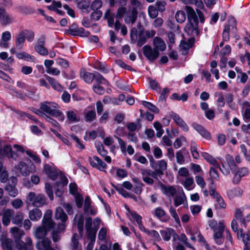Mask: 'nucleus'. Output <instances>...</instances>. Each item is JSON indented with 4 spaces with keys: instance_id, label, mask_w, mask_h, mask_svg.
<instances>
[{
    "instance_id": "nucleus-1",
    "label": "nucleus",
    "mask_w": 250,
    "mask_h": 250,
    "mask_svg": "<svg viewBox=\"0 0 250 250\" xmlns=\"http://www.w3.org/2000/svg\"><path fill=\"white\" fill-rule=\"evenodd\" d=\"M27 202L31 203L34 206L40 207L45 204V198L42 194H36L34 192H30L28 195Z\"/></svg>"
},
{
    "instance_id": "nucleus-2",
    "label": "nucleus",
    "mask_w": 250,
    "mask_h": 250,
    "mask_svg": "<svg viewBox=\"0 0 250 250\" xmlns=\"http://www.w3.org/2000/svg\"><path fill=\"white\" fill-rule=\"evenodd\" d=\"M11 184L8 182L4 187V190L7 194L12 197H15L18 194V190L16 187L17 183L16 177L12 176L10 178Z\"/></svg>"
},
{
    "instance_id": "nucleus-3",
    "label": "nucleus",
    "mask_w": 250,
    "mask_h": 250,
    "mask_svg": "<svg viewBox=\"0 0 250 250\" xmlns=\"http://www.w3.org/2000/svg\"><path fill=\"white\" fill-rule=\"evenodd\" d=\"M65 33L70 35L81 37H88L89 35V32L85 31L84 29L82 27H78L75 23H73L69 28L65 31Z\"/></svg>"
},
{
    "instance_id": "nucleus-4",
    "label": "nucleus",
    "mask_w": 250,
    "mask_h": 250,
    "mask_svg": "<svg viewBox=\"0 0 250 250\" xmlns=\"http://www.w3.org/2000/svg\"><path fill=\"white\" fill-rule=\"evenodd\" d=\"M52 212L51 210H47L44 214L42 225L43 227L48 231L54 229L56 224L52 219Z\"/></svg>"
},
{
    "instance_id": "nucleus-5",
    "label": "nucleus",
    "mask_w": 250,
    "mask_h": 250,
    "mask_svg": "<svg viewBox=\"0 0 250 250\" xmlns=\"http://www.w3.org/2000/svg\"><path fill=\"white\" fill-rule=\"evenodd\" d=\"M143 49L144 56L151 62L155 60L159 56L160 53L158 50L152 48L150 45H145Z\"/></svg>"
},
{
    "instance_id": "nucleus-6",
    "label": "nucleus",
    "mask_w": 250,
    "mask_h": 250,
    "mask_svg": "<svg viewBox=\"0 0 250 250\" xmlns=\"http://www.w3.org/2000/svg\"><path fill=\"white\" fill-rule=\"evenodd\" d=\"M35 166L33 164H32L29 167L26 163L22 161L19 162L17 166L18 169L23 176H27L30 173L35 172Z\"/></svg>"
},
{
    "instance_id": "nucleus-7",
    "label": "nucleus",
    "mask_w": 250,
    "mask_h": 250,
    "mask_svg": "<svg viewBox=\"0 0 250 250\" xmlns=\"http://www.w3.org/2000/svg\"><path fill=\"white\" fill-rule=\"evenodd\" d=\"M198 21H188L185 27V32L189 36L194 37L198 36L199 34V30L198 27Z\"/></svg>"
},
{
    "instance_id": "nucleus-8",
    "label": "nucleus",
    "mask_w": 250,
    "mask_h": 250,
    "mask_svg": "<svg viewBox=\"0 0 250 250\" xmlns=\"http://www.w3.org/2000/svg\"><path fill=\"white\" fill-rule=\"evenodd\" d=\"M58 107V104L54 102H43L40 104V109L52 116L56 108Z\"/></svg>"
},
{
    "instance_id": "nucleus-9",
    "label": "nucleus",
    "mask_w": 250,
    "mask_h": 250,
    "mask_svg": "<svg viewBox=\"0 0 250 250\" xmlns=\"http://www.w3.org/2000/svg\"><path fill=\"white\" fill-rule=\"evenodd\" d=\"M45 39L44 37H41L38 39L37 44L35 45L34 49L35 51L40 55L46 56L48 54V50L45 47Z\"/></svg>"
},
{
    "instance_id": "nucleus-10",
    "label": "nucleus",
    "mask_w": 250,
    "mask_h": 250,
    "mask_svg": "<svg viewBox=\"0 0 250 250\" xmlns=\"http://www.w3.org/2000/svg\"><path fill=\"white\" fill-rule=\"evenodd\" d=\"M88 161L92 167H95L100 170H103L106 167V164L97 156H94L93 157H89Z\"/></svg>"
},
{
    "instance_id": "nucleus-11",
    "label": "nucleus",
    "mask_w": 250,
    "mask_h": 250,
    "mask_svg": "<svg viewBox=\"0 0 250 250\" xmlns=\"http://www.w3.org/2000/svg\"><path fill=\"white\" fill-rule=\"evenodd\" d=\"M43 169L48 176L53 180L56 179L58 176V172L56 169L49 164L44 165Z\"/></svg>"
},
{
    "instance_id": "nucleus-12",
    "label": "nucleus",
    "mask_w": 250,
    "mask_h": 250,
    "mask_svg": "<svg viewBox=\"0 0 250 250\" xmlns=\"http://www.w3.org/2000/svg\"><path fill=\"white\" fill-rule=\"evenodd\" d=\"M14 214V210L13 209L8 208L5 210L2 213V222L6 226L9 225L12 217Z\"/></svg>"
},
{
    "instance_id": "nucleus-13",
    "label": "nucleus",
    "mask_w": 250,
    "mask_h": 250,
    "mask_svg": "<svg viewBox=\"0 0 250 250\" xmlns=\"http://www.w3.org/2000/svg\"><path fill=\"white\" fill-rule=\"evenodd\" d=\"M220 229L217 231H214L213 239L215 241L216 244L218 245H222L224 241V238L223 237V231L225 229V228H223L222 224H220Z\"/></svg>"
},
{
    "instance_id": "nucleus-14",
    "label": "nucleus",
    "mask_w": 250,
    "mask_h": 250,
    "mask_svg": "<svg viewBox=\"0 0 250 250\" xmlns=\"http://www.w3.org/2000/svg\"><path fill=\"white\" fill-rule=\"evenodd\" d=\"M195 42L194 37H190L188 39V42L182 40L180 44V48L182 50V54H185L189 48H191Z\"/></svg>"
},
{
    "instance_id": "nucleus-15",
    "label": "nucleus",
    "mask_w": 250,
    "mask_h": 250,
    "mask_svg": "<svg viewBox=\"0 0 250 250\" xmlns=\"http://www.w3.org/2000/svg\"><path fill=\"white\" fill-rule=\"evenodd\" d=\"M170 117L173 119L175 123L179 125L184 131H187L188 129V126L186 123L182 119L179 115L175 113L172 112Z\"/></svg>"
},
{
    "instance_id": "nucleus-16",
    "label": "nucleus",
    "mask_w": 250,
    "mask_h": 250,
    "mask_svg": "<svg viewBox=\"0 0 250 250\" xmlns=\"http://www.w3.org/2000/svg\"><path fill=\"white\" fill-rule=\"evenodd\" d=\"M174 205L177 207L182 204H187V198L184 192L182 190L181 192L178 193L173 198Z\"/></svg>"
},
{
    "instance_id": "nucleus-17",
    "label": "nucleus",
    "mask_w": 250,
    "mask_h": 250,
    "mask_svg": "<svg viewBox=\"0 0 250 250\" xmlns=\"http://www.w3.org/2000/svg\"><path fill=\"white\" fill-rule=\"evenodd\" d=\"M153 48L159 51H163L166 48L165 42L160 37H156L153 41Z\"/></svg>"
},
{
    "instance_id": "nucleus-18",
    "label": "nucleus",
    "mask_w": 250,
    "mask_h": 250,
    "mask_svg": "<svg viewBox=\"0 0 250 250\" xmlns=\"http://www.w3.org/2000/svg\"><path fill=\"white\" fill-rule=\"evenodd\" d=\"M51 241L48 238H45L38 242L36 246L39 250H49L52 248L51 247Z\"/></svg>"
},
{
    "instance_id": "nucleus-19",
    "label": "nucleus",
    "mask_w": 250,
    "mask_h": 250,
    "mask_svg": "<svg viewBox=\"0 0 250 250\" xmlns=\"http://www.w3.org/2000/svg\"><path fill=\"white\" fill-rule=\"evenodd\" d=\"M138 12L135 8H133L130 13L127 14L125 18V21L126 24H133L136 21Z\"/></svg>"
},
{
    "instance_id": "nucleus-20",
    "label": "nucleus",
    "mask_w": 250,
    "mask_h": 250,
    "mask_svg": "<svg viewBox=\"0 0 250 250\" xmlns=\"http://www.w3.org/2000/svg\"><path fill=\"white\" fill-rule=\"evenodd\" d=\"M161 190L164 194L169 197H173L177 192L176 188L171 186H166L163 185Z\"/></svg>"
},
{
    "instance_id": "nucleus-21",
    "label": "nucleus",
    "mask_w": 250,
    "mask_h": 250,
    "mask_svg": "<svg viewBox=\"0 0 250 250\" xmlns=\"http://www.w3.org/2000/svg\"><path fill=\"white\" fill-rule=\"evenodd\" d=\"M185 10L187 14L188 21H198L197 16L192 8L187 5L185 7Z\"/></svg>"
},
{
    "instance_id": "nucleus-22",
    "label": "nucleus",
    "mask_w": 250,
    "mask_h": 250,
    "mask_svg": "<svg viewBox=\"0 0 250 250\" xmlns=\"http://www.w3.org/2000/svg\"><path fill=\"white\" fill-rule=\"evenodd\" d=\"M193 127L199 132L201 136L206 139H209L210 138V133L206 130L203 126L198 125L196 123H193L192 124Z\"/></svg>"
},
{
    "instance_id": "nucleus-23",
    "label": "nucleus",
    "mask_w": 250,
    "mask_h": 250,
    "mask_svg": "<svg viewBox=\"0 0 250 250\" xmlns=\"http://www.w3.org/2000/svg\"><path fill=\"white\" fill-rule=\"evenodd\" d=\"M55 218L56 220H60L62 222H65L68 219L66 214L61 207H58L56 208Z\"/></svg>"
},
{
    "instance_id": "nucleus-24",
    "label": "nucleus",
    "mask_w": 250,
    "mask_h": 250,
    "mask_svg": "<svg viewBox=\"0 0 250 250\" xmlns=\"http://www.w3.org/2000/svg\"><path fill=\"white\" fill-rule=\"evenodd\" d=\"M42 216V212L37 208H34L29 212V217L33 221L39 220Z\"/></svg>"
},
{
    "instance_id": "nucleus-25",
    "label": "nucleus",
    "mask_w": 250,
    "mask_h": 250,
    "mask_svg": "<svg viewBox=\"0 0 250 250\" xmlns=\"http://www.w3.org/2000/svg\"><path fill=\"white\" fill-rule=\"evenodd\" d=\"M95 73L86 72L84 69H81L80 76L83 78L84 81L88 83H91L94 79Z\"/></svg>"
},
{
    "instance_id": "nucleus-26",
    "label": "nucleus",
    "mask_w": 250,
    "mask_h": 250,
    "mask_svg": "<svg viewBox=\"0 0 250 250\" xmlns=\"http://www.w3.org/2000/svg\"><path fill=\"white\" fill-rule=\"evenodd\" d=\"M25 37L22 31L20 32L16 37V40L15 42L16 47L18 49H22L25 41Z\"/></svg>"
},
{
    "instance_id": "nucleus-27",
    "label": "nucleus",
    "mask_w": 250,
    "mask_h": 250,
    "mask_svg": "<svg viewBox=\"0 0 250 250\" xmlns=\"http://www.w3.org/2000/svg\"><path fill=\"white\" fill-rule=\"evenodd\" d=\"M11 232L15 238L16 242H17V241L21 240L20 239L24 234V231L17 227L11 228Z\"/></svg>"
},
{
    "instance_id": "nucleus-28",
    "label": "nucleus",
    "mask_w": 250,
    "mask_h": 250,
    "mask_svg": "<svg viewBox=\"0 0 250 250\" xmlns=\"http://www.w3.org/2000/svg\"><path fill=\"white\" fill-rule=\"evenodd\" d=\"M114 14L111 13L109 9H108L104 15V18L107 20L108 25L110 27L114 25Z\"/></svg>"
},
{
    "instance_id": "nucleus-29",
    "label": "nucleus",
    "mask_w": 250,
    "mask_h": 250,
    "mask_svg": "<svg viewBox=\"0 0 250 250\" xmlns=\"http://www.w3.org/2000/svg\"><path fill=\"white\" fill-rule=\"evenodd\" d=\"M202 155L210 164L213 165L215 167H219V165L218 164L217 161L211 155L207 152H203L202 153Z\"/></svg>"
},
{
    "instance_id": "nucleus-30",
    "label": "nucleus",
    "mask_w": 250,
    "mask_h": 250,
    "mask_svg": "<svg viewBox=\"0 0 250 250\" xmlns=\"http://www.w3.org/2000/svg\"><path fill=\"white\" fill-rule=\"evenodd\" d=\"M67 120L72 123H76L79 121V118L77 116L76 110H69L66 112Z\"/></svg>"
},
{
    "instance_id": "nucleus-31",
    "label": "nucleus",
    "mask_w": 250,
    "mask_h": 250,
    "mask_svg": "<svg viewBox=\"0 0 250 250\" xmlns=\"http://www.w3.org/2000/svg\"><path fill=\"white\" fill-rule=\"evenodd\" d=\"M167 164L164 160L159 161L157 165L155 167V169L158 170V173L159 175H163L164 171L167 169Z\"/></svg>"
},
{
    "instance_id": "nucleus-32",
    "label": "nucleus",
    "mask_w": 250,
    "mask_h": 250,
    "mask_svg": "<svg viewBox=\"0 0 250 250\" xmlns=\"http://www.w3.org/2000/svg\"><path fill=\"white\" fill-rule=\"evenodd\" d=\"M12 19L9 16V15L6 13L5 10L1 14L0 17V22L4 25L10 24L12 22Z\"/></svg>"
},
{
    "instance_id": "nucleus-33",
    "label": "nucleus",
    "mask_w": 250,
    "mask_h": 250,
    "mask_svg": "<svg viewBox=\"0 0 250 250\" xmlns=\"http://www.w3.org/2000/svg\"><path fill=\"white\" fill-rule=\"evenodd\" d=\"M24 218L23 214L21 211H18L13 217L12 221L13 224L21 226L22 224V221Z\"/></svg>"
},
{
    "instance_id": "nucleus-34",
    "label": "nucleus",
    "mask_w": 250,
    "mask_h": 250,
    "mask_svg": "<svg viewBox=\"0 0 250 250\" xmlns=\"http://www.w3.org/2000/svg\"><path fill=\"white\" fill-rule=\"evenodd\" d=\"M47 230L43 226L38 227L35 232V236L39 239H42L47 235Z\"/></svg>"
},
{
    "instance_id": "nucleus-35",
    "label": "nucleus",
    "mask_w": 250,
    "mask_h": 250,
    "mask_svg": "<svg viewBox=\"0 0 250 250\" xmlns=\"http://www.w3.org/2000/svg\"><path fill=\"white\" fill-rule=\"evenodd\" d=\"M229 198H234L235 197H240L243 194V190L240 188H235L229 190L228 192Z\"/></svg>"
},
{
    "instance_id": "nucleus-36",
    "label": "nucleus",
    "mask_w": 250,
    "mask_h": 250,
    "mask_svg": "<svg viewBox=\"0 0 250 250\" xmlns=\"http://www.w3.org/2000/svg\"><path fill=\"white\" fill-rule=\"evenodd\" d=\"M208 226L210 228L213 230V231H215L220 229V224H222V226L223 228H225V226L222 222H219L217 223V221L214 220H210L208 222Z\"/></svg>"
},
{
    "instance_id": "nucleus-37",
    "label": "nucleus",
    "mask_w": 250,
    "mask_h": 250,
    "mask_svg": "<svg viewBox=\"0 0 250 250\" xmlns=\"http://www.w3.org/2000/svg\"><path fill=\"white\" fill-rule=\"evenodd\" d=\"M131 216L133 220H134L138 225L139 228L142 231H146V229L142 223V217L140 215L135 212L131 213Z\"/></svg>"
},
{
    "instance_id": "nucleus-38",
    "label": "nucleus",
    "mask_w": 250,
    "mask_h": 250,
    "mask_svg": "<svg viewBox=\"0 0 250 250\" xmlns=\"http://www.w3.org/2000/svg\"><path fill=\"white\" fill-rule=\"evenodd\" d=\"M83 210L85 212H89L92 215L96 214V212L91 208V202L89 196H86L85 198Z\"/></svg>"
},
{
    "instance_id": "nucleus-39",
    "label": "nucleus",
    "mask_w": 250,
    "mask_h": 250,
    "mask_svg": "<svg viewBox=\"0 0 250 250\" xmlns=\"http://www.w3.org/2000/svg\"><path fill=\"white\" fill-rule=\"evenodd\" d=\"M1 247L3 250H14L13 243L10 239H5L2 241Z\"/></svg>"
},
{
    "instance_id": "nucleus-40",
    "label": "nucleus",
    "mask_w": 250,
    "mask_h": 250,
    "mask_svg": "<svg viewBox=\"0 0 250 250\" xmlns=\"http://www.w3.org/2000/svg\"><path fill=\"white\" fill-rule=\"evenodd\" d=\"M160 232L164 240L167 241L170 239L171 235L174 232V230L172 229H167L166 230H161Z\"/></svg>"
},
{
    "instance_id": "nucleus-41",
    "label": "nucleus",
    "mask_w": 250,
    "mask_h": 250,
    "mask_svg": "<svg viewBox=\"0 0 250 250\" xmlns=\"http://www.w3.org/2000/svg\"><path fill=\"white\" fill-rule=\"evenodd\" d=\"M94 79L96 83L95 84L100 85V84H108V81L99 73L96 72Z\"/></svg>"
},
{
    "instance_id": "nucleus-42",
    "label": "nucleus",
    "mask_w": 250,
    "mask_h": 250,
    "mask_svg": "<svg viewBox=\"0 0 250 250\" xmlns=\"http://www.w3.org/2000/svg\"><path fill=\"white\" fill-rule=\"evenodd\" d=\"M98 228L90 229H86V236L88 239L92 242H94L96 238V235Z\"/></svg>"
},
{
    "instance_id": "nucleus-43",
    "label": "nucleus",
    "mask_w": 250,
    "mask_h": 250,
    "mask_svg": "<svg viewBox=\"0 0 250 250\" xmlns=\"http://www.w3.org/2000/svg\"><path fill=\"white\" fill-rule=\"evenodd\" d=\"M78 216H76V218ZM83 221L84 217L83 215L82 214H80L78 216V221L77 222L78 225V229L80 233L81 237H82L83 235Z\"/></svg>"
},
{
    "instance_id": "nucleus-44",
    "label": "nucleus",
    "mask_w": 250,
    "mask_h": 250,
    "mask_svg": "<svg viewBox=\"0 0 250 250\" xmlns=\"http://www.w3.org/2000/svg\"><path fill=\"white\" fill-rule=\"evenodd\" d=\"M47 80L49 82L50 84L52 85V86L56 90L58 91H61L62 90V85L56 81H55L54 79L47 76Z\"/></svg>"
},
{
    "instance_id": "nucleus-45",
    "label": "nucleus",
    "mask_w": 250,
    "mask_h": 250,
    "mask_svg": "<svg viewBox=\"0 0 250 250\" xmlns=\"http://www.w3.org/2000/svg\"><path fill=\"white\" fill-rule=\"evenodd\" d=\"M96 114L94 110L87 111L84 115V120L87 122H91L96 119Z\"/></svg>"
},
{
    "instance_id": "nucleus-46",
    "label": "nucleus",
    "mask_w": 250,
    "mask_h": 250,
    "mask_svg": "<svg viewBox=\"0 0 250 250\" xmlns=\"http://www.w3.org/2000/svg\"><path fill=\"white\" fill-rule=\"evenodd\" d=\"M77 5L82 10H87L89 7L90 2L88 0H78Z\"/></svg>"
},
{
    "instance_id": "nucleus-47",
    "label": "nucleus",
    "mask_w": 250,
    "mask_h": 250,
    "mask_svg": "<svg viewBox=\"0 0 250 250\" xmlns=\"http://www.w3.org/2000/svg\"><path fill=\"white\" fill-rule=\"evenodd\" d=\"M146 41L147 38L145 36V35H144L143 33V31H140L138 34V39L137 42V45L139 47H141L146 42Z\"/></svg>"
},
{
    "instance_id": "nucleus-48",
    "label": "nucleus",
    "mask_w": 250,
    "mask_h": 250,
    "mask_svg": "<svg viewBox=\"0 0 250 250\" xmlns=\"http://www.w3.org/2000/svg\"><path fill=\"white\" fill-rule=\"evenodd\" d=\"M79 236L77 233H74L71 238V250H77L79 247Z\"/></svg>"
},
{
    "instance_id": "nucleus-49",
    "label": "nucleus",
    "mask_w": 250,
    "mask_h": 250,
    "mask_svg": "<svg viewBox=\"0 0 250 250\" xmlns=\"http://www.w3.org/2000/svg\"><path fill=\"white\" fill-rule=\"evenodd\" d=\"M176 21L179 23L184 22L186 19V16L184 11L179 10L175 14Z\"/></svg>"
},
{
    "instance_id": "nucleus-50",
    "label": "nucleus",
    "mask_w": 250,
    "mask_h": 250,
    "mask_svg": "<svg viewBox=\"0 0 250 250\" xmlns=\"http://www.w3.org/2000/svg\"><path fill=\"white\" fill-rule=\"evenodd\" d=\"M226 160L229 167L231 170H235L237 166L232 156L229 154L227 155L226 156Z\"/></svg>"
},
{
    "instance_id": "nucleus-51",
    "label": "nucleus",
    "mask_w": 250,
    "mask_h": 250,
    "mask_svg": "<svg viewBox=\"0 0 250 250\" xmlns=\"http://www.w3.org/2000/svg\"><path fill=\"white\" fill-rule=\"evenodd\" d=\"M16 55L19 59H24L26 61L33 60L34 59L33 56L22 51L17 53Z\"/></svg>"
},
{
    "instance_id": "nucleus-52",
    "label": "nucleus",
    "mask_w": 250,
    "mask_h": 250,
    "mask_svg": "<svg viewBox=\"0 0 250 250\" xmlns=\"http://www.w3.org/2000/svg\"><path fill=\"white\" fill-rule=\"evenodd\" d=\"M209 175L211 184H213L214 180L218 181L219 179V175L217 170L213 167H211L210 168Z\"/></svg>"
},
{
    "instance_id": "nucleus-53",
    "label": "nucleus",
    "mask_w": 250,
    "mask_h": 250,
    "mask_svg": "<svg viewBox=\"0 0 250 250\" xmlns=\"http://www.w3.org/2000/svg\"><path fill=\"white\" fill-rule=\"evenodd\" d=\"M242 210L240 208H237L235 211V217L239 220L241 223L245 225L246 218H244L242 214Z\"/></svg>"
},
{
    "instance_id": "nucleus-54",
    "label": "nucleus",
    "mask_w": 250,
    "mask_h": 250,
    "mask_svg": "<svg viewBox=\"0 0 250 250\" xmlns=\"http://www.w3.org/2000/svg\"><path fill=\"white\" fill-rule=\"evenodd\" d=\"M158 11L154 5L149 6L148 7V13L149 17L152 19L156 18L158 15Z\"/></svg>"
},
{
    "instance_id": "nucleus-55",
    "label": "nucleus",
    "mask_w": 250,
    "mask_h": 250,
    "mask_svg": "<svg viewBox=\"0 0 250 250\" xmlns=\"http://www.w3.org/2000/svg\"><path fill=\"white\" fill-rule=\"evenodd\" d=\"M146 233L148 235L152 237L155 240L159 241L161 240V237L157 231L154 230L149 231L146 229V231H143Z\"/></svg>"
},
{
    "instance_id": "nucleus-56",
    "label": "nucleus",
    "mask_w": 250,
    "mask_h": 250,
    "mask_svg": "<svg viewBox=\"0 0 250 250\" xmlns=\"http://www.w3.org/2000/svg\"><path fill=\"white\" fill-rule=\"evenodd\" d=\"M12 207L15 209H19L23 206V202L21 199L17 198L11 202Z\"/></svg>"
},
{
    "instance_id": "nucleus-57",
    "label": "nucleus",
    "mask_w": 250,
    "mask_h": 250,
    "mask_svg": "<svg viewBox=\"0 0 250 250\" xmlns=\"http://www.w3.org/2000/svg\"><path fill=\"white\" fill-rule=\"evenodd\" d=\"M142 104L144 106L154 112L158 113L159 111V109L156 106L149 102L143 101Z\"/></svg>"
},
{
    "instance_id": "nucleus-58",
    "label": "nucleus",
    "mask_w": 250,
    "mask_h": 250,
    "mask_svg": "<svg viewBox=\"0 0 250 250\" xmlns=\"http://www.w3.org/2000/svg\"><path fill=\"white\" fill-rule=\"evenodd\" d=\"M22 31L25 37V39L27 38L28 42H31L34 40L35 35L32 31L24 30Z\"/></svg>"
},
{
    "instance_id": "nucleus-59",
    "label": "nucleus",
    "mask_w": 250,
    "mask_h": 250,
    "mask_svg": "<svg viewBox=\"0 0 250 250\" xmlns=\"http://www.w3.org/2000/svg\"><path fill=\"white\" fill-rule=\"evenodd\" d=\"M154 127L157 131L156 136L158 138H160L164 132L163 129L162 128V125L160 123L156 122L154 123Z\"/></svg>"
},
{
    "instance_id": "nucleus-60",
    "label": "nucleus",
    "mask_w": 250,
    "mask_h": 250,
    "mask_svg": "<svg viewBox=\"0 0 250 250\" xmlns=\"http://www.w3.org/2000/svg\"><path fill=\"white\" fill-rule=\"evenodd\" d=\"M229 31H230V26L229 25H226L224 27L223 34V41H228L229 40Z\"/></svg>"
},
{
    "instance_id": "nucleus-61",
    "label": "nucleus",
    "mask_w": 250,
    "mask_h": 250,
    "mask_svg": "<svg viewBox=\"0 0 250 250\" xmlns=\"http://www.w3.org/2000/svg\"><path fill=\"white\" fill-rule=\"evenodd\" d=\"M93 11L94 12H92L90 15L91 19L93 21L99 20L102 16V12L99 10Z\"/></svg>"
},
{
    "instance_id": "nucleus-62",
    "label": "nucleus",
    "mask_w": 250,
    "mask_h": 250,
    "mask_svg": "<svg viewBox=\"0 0 250 250\" xmlns=\"http://www.w3.org/2000/svg\"><path fill=\"white\" fill-rule=\"evenodd\" d=\"M178 240L181 242H183L187 247H188L191 249H193V248L188 242V238L184 233H181L179 235Z\"/></svg>"
},
{
    "instance_id": "nucleus-63",
    "label": "nucleus",
    "mask_w": 250,
    "mask_h": 250,
    "mask_svg": "<svg viewBox=\"0 0 250 250\" xmlns=\"http://www.w3.org/2000/svg\"><path fill=\"white\" fill-rule=\"evenodd\" d=\"M45 191L51 200H53L54 198L52 186L49 183H46L45 185Z\"/></svg>"
},
{
    "instance_id": "nucleus-64",
    "label": "nucleus",
    "mask_w": 250,
    "mask_h": 250,
    "mask_svg": "<svg viewBox=\"0 0 250 250\" xmlns=\"http://www.w3.org/2000/svg\"><path fill=\"white\" fill-rule=\"evenodd\" d=\"M103 2L101 0H95L91 4V8L93 10H99L102 6Z\"/></svg>"
}]
</instances>
